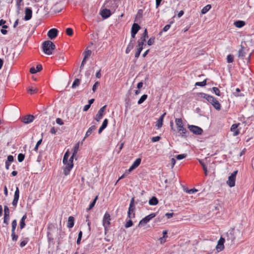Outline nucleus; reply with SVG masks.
<instances>
[{
    "label": "nucleus",
    "mask_w": 254,
    "mask_h": 254,
    "mask_svg": "<svg viewBox=\"0 0 254 254\" xmlns=\"http://www.w3.org/2000/svg\"><path fill=\"white\" fill-rule=\"evenodd\" d=\"M187 156L186 154H179L176 156V158L178 160H181L185 158Z\"/></svg>",
    "instance_id": "obj_46"
},
{
    "label": "nucleus",
    "mask_w": 254,
    "mask_h": 254,
    "mask_svg": "<svg viewBox=\"0 0 254 254\" xmlns=\"http://www.w3.org/2000/svg\"><path fill=\"white\" fill-rule=\"evenodd\" d=\"M160 137L159 136H154L151 138V141L152 142H156L160 140Z\"/></svg>",
    "instance_id": "obj_55"
},
{
    "label": "nucleus",
    "mask_w": 254,
    "mask_h": 254,
    "mask_svg": "<svg viewBox=\"0 0 254 254\" xmlns=\"http://www.w3.org/2000/svg\"><path fill=\"white\" fill-rule=\"evenodd\" d=\"M106 108V105H105L103 107H102L99 110V111L98 112V113L96 114V117L95 118V120L96 121L99 122L101 120V119L103 118V113L105 111Z\"/></svg>",
    "instance_id": "obj_10"
},
{
    "label": "nucleus",
    "mask_w": 254,
    "mask_h": 254,
    "mask_svg": "<svg viewBox=\"0 0 254 254\" xmlns=\"http://www.w3.org/2000/svg\"><path fill=\"white\" fill-rule=\"evenodd\" d=\"M82 232L81 231H80L78 233V238H77V242H76L77 244L78 245L80 244V241H81V239L82 238Z\"/></svg>",
    "instance_id": "obj_43"
},
{
    "label": "nucleus",
    "mask_w": 254,
    "mask_h": 254,
    "mask_svg": "<svg viewBox=\"0 0 254 254\" xmlns=\"http://www.w3.org/2000/svg\"><path fill=\"white\" fill-rule=\"evenodd\" d=\"M69 156V152L68 151H67L64 155L63 158V163L65 164L67 163L68 157Z\"/></svg>",
    "instance_id": "obj_29"
},
{
    "label": "nucleus",
    "mask_w": 254,
    "mask_h": 254,
    "mask_svg": "<svg viewBox=\"0 0 254 254\" xmlns=\"http://www.w3.org/2000/svg\"><path fill=\"white\" fill-rule=\"evenodd\" d=\"M238 124H233L231 127V130L233 131V136H235L238 135L240 133V131L239 129H237L238 127Z\"/></svg>",
    "instance_id": "obj_19"
},
{
    "label": "nucleus",
    "mask_w": 254,
    "mask_h": 254,
    "mask_svg": "<svg viewBox=\"0 0 254 254\" xmlns=\"http://www.w3.org/2000/svg\"><path fill=\"white\" fill-rule=\"evenodd\" d=\"M100 84V83L98 81H97L95 83V84L93 85V87H92V90L94 92L96 90V88H97V87L98 86H99Z\"/></svg>",
    "instance_id": "obj_52"
},
{
    "label": "nucleus",
    "mask_w": 254,
    "mask_h": 254,
    "mask_svg": "<svg viewBox=\"0 0 254 254\" xmlns=\"http://www.w3.org/2000/svg\"><path fill=\"white\" fill-rule=\"evenodd\" d=\"M110 220H111L110 215L108 213L106 212L105 214L104 217H103V225L105 230L110 225Z\"/></svg>",
    "instance_id": "obj_7"
},
{
    "label": "nucleus",
    "mask_w": 254,
    "mask_h": 254,
    "mask_svg": "<svg viewBox=\"0 0 254 254\" xmlns=\"http://www.w3.org/2000/svg\"><path fill=\"white\" fill-rule=\"evenodd\" d=\"M133 224L132 221L131 220H129L125 224L126 228H129L131 227Z\"/></svg>",
    "instance_id": "obj_48"
},
{
    "label": "nucleus",
    "mask_w": 254,
    "mask_h": 254,
    "mask_svg": "<svg viewBox=\"0 0 254 254\" xmlns=\"http://www.w3.org/2000/svg\"><path fill=\"white\" fill-rule=\"evenodd\" d=\"M234 61V56L232 55H228L227 57V62L228 63H231Z\"/></svg>",
    "instance_id": "obj_36"
},
{
    "label": "nucleus",
    "mask_w": 254,
    "mask_h": 254,
    "mask_svg": "<svg viewBox=\"0 0 254 254\" xmlns=\"http://www.w3.org/2000/svg\"><path fill=\"white\" fill-rule=\"evenodd\" d=\"M91 55V50H86L84 52V58L87 59Z\"/></svg>",
    "instance_id": "obj_42"
},
{
    "label": "nucleus",
    "mask_w": 254,
    "mask_h": 254,
    "mask_svg": "<svg viewBox=\"0 0 254 254\" xmlns=\"http://www.w3.org/2000/svg\"><path fill=\"white\" fill-rule=\"evenodd\" d=\"M9 219V216L4 215L3 222L6 224H8V222Z\"/></svg>",
    "instance_id": "obj_59"
},
{
    "label": "nucleus",
    "mask_w": 254,
    "mask_h": 254,
    "mask_svg": "<svg viewBox=\"0 0 254 254\" xmlns=\"http://www.w3.org/2000/svg\"><path fill=\"white\" fill-rule=\"evenodd\" d=\"M65 167L64 168V173L65 176H67L69 174L70 170L72 169L73 166V163L70 162L69 163L64 164Z\"/></svg>",
    "instance_id": "obj_9"
},
{
    "label": "nucleus",
    "mask_w": 254,
    "mask_h": 254,
    "mask_svg": "<svg viewBox=\"0 0 254 254\" xmlns=\"http://www.w3.org/2000/svg\"><path fill=\"white\" fill-rule=\"evenodd\" d=\"M199 162L200 163V164L201 165V166H202V168L203 169V170H204V174L206 176L207 175V167L206 166H205V165L204 164V163L202 162V160H199Z\"/></svg>",
    "instance_id": "obj_32"
},
{
    "label": "nucleus",
    "mask_w": 254,
    "mask_h": 254,
    "mask_svg": "<svg viewBox=\"0 0 254 254\" xmlns=\"http://www.w3.org/2000/svg\"><path fill=\"white\" fill-rule=\"evenodd\" d=\"M28 91L30 92L31 94H33L37 92L38 89L37 88L30 87L28 89Z\"/></svg>",
    "instance_id": "obj_34"
},
{
    "label": "nucleus",
    "mask_w": 254,
    "mask_h": 254,
    "mask_svg": "<svg viewBox=\"0 0 254 254\" xmlns=\"http://www.w3.org/2000/svg\"><path fill=\"white\" fill-rule=\"evenodd\" d=\"M213 92L217 96H220V90L217 87H214L212 88Z\"/></svg>",
    "instance_id": "obj_45"
},
{
    "label": "nucleus",
    "mask_w": 254,
    "mask_h": 254,
    "mask_svg": "<svg viewBox=\"0 0 254 254\" xmlns=\"http://www.w3.org/2000/svg\"><path fill=\"white\" fill-rule=\"evenodd\" d=\"M175 123L177 127L178 132L182 136H184L187 132V130L184 127L182 120L181 119H176Z\"/></svg>",
    "instance_id": "obj_4"
},
{
    "label": "nucleus",
    "mask_w": 254,
    "mask_h": 254,
    "mask_svg": "<svg viewBox=\"0 0 254 254\" xmlns=\"http://www.w3.org/2000/svg\"><path fill=\"white\" fill-rule=\"evenodd\" d=\"M5 23H6L5 20L1 19L0 20V26H2V28H3V29H7L8 28V26L7 25H5Z\"/></svg>",
    "instance_id": "obj_38"
},
{
    "label": "nucleus",
    "mask_w": 254,
    "mask_h": 254,
    "mask_svg": "<svg viewBox=\"0 0 254 254\" xmlns=\"http://www.w3.org/2000/svg\"><path fill=\"white\" fill-rule=\"evenodd\" d=\"M155 42V37H151L148 41L147 42V44L149 45V46H151Z\"/></svg>",
    "instance_id": "obj_40"
},
{
    "label": "nucleus",
    "mask_w": 254,
    "mask_h": 254,
    "mask_svg": "<svg viewBox=\"0 0 254 254\" xmlns=\"http://www.w3.org/2000/svg\"><path fill=\"white\" fill-rule=\"evenodd\" d=\"M74 218L72 216H69L68 219L67 226L69 228H71L74 226Z\"/></svg>",
    "instance_id": "obj_23"
},
{
    "label": "nucleus",
    "mask_w": 254,
    "mask_h": 254,
    "mask_svg": "<svg viewBox=\"0 0 254 254\" xmlns=\"http://www.w3.org/2000/svg\"><path fill=\"white\" fill-rule=\"evenodd\" d=\"M4 215L6 216H9V210L8 207L5 205L4 206Z\"/></svg>",
    "instance_id": "obj_44"
},
{
    "label": "nucleus",
    "mask_w": 254,
    "mask_h": 254,
    "mask_svg": "<svg viewBox=\"0 0 254 254\" xmlns=\"http://www.w3.org/2000/svg\"><path fill=\"white\" fill-rule=\"evenodd\" d=\"M135 207L134 206H129L128 208V210L127 212V216L129 218H134L135 216V214L134 213Z\"/></svg>",
    "instance_id": "obj_20"
},
{
    "label": "nucleus",
    "mask_w": 254,
    "mask_h": 254,
    "mask_svg": "<svg viewBox=\"0 0 254 254\" xmlns=\"http://www.w3.org/2000/svg\"><path fill=\"white\" fill-rule=\"evenodd\" d=\"M156 216L155 213H151L146 217H145L144 218L141 219L138 225H142L147 224L150 220H151L152 218L155 217Z\"/></svg>",
    "instance_id": "obj_8"
},
{
    "label": "nucleus",
    "mask_w": 254,
    "mask_h": 254,
    "mask_svg": "<svg viewBox=\"0 0 254 254\" xmlns=\"http://www.w3.org/2000/svg\"><path fill=\"white\" fill-rule=\"evenodd\" d=\"M245 22L242 20L236 21L234 23V25L237 28H242L245 25Z\"/></svg>",
    "instance_id": "obj_24"
},
{
    "label": "nucleus",
    "mask_w": 254,
    "mask_h": 254,
    "mask_svg": "<svg viewBox=\"0 0 254 254\" xmlns=\"http://www.w3.org/2000/svg\"><path fill=\"white\" fill-rule=\"evenodd\" d=\"M100 14L103 18L106 19L111 16V12L109 9L106 8L101 10Z\"/></svg>",
    "instance_id": "obj_15"
},
{
    "label": "nucleus",
    "mask_w": 254,
    "mask_h": 254,
    "mask_svg": "<svg viewBox=\"0 0 254 254\" xmlns=\"http://www.w3.org/2000/svg\"><path fill=\"white\" fill-rule=\"evenodd\" d=\"M211 6L210 4H207L204 6L201 10V12L202 14L206 13L211 8Z\"/></svg>",
    "instance_id": "obj_28"
},
{
    "label": "nucleus",
    "mask_w": 254,
    "mask_h": 254,
    "mask_svg": "<svg viewBox=\"0 0 254 254\" xmlns=\"http://www.w3.org/2000/svg\"><path fill=\"white\" fill-rule=\"evenodd\" d=\"M170 26H171V25L170 24H167V25H165V27L163 28V31H164V32L167 31L170 28Z\"/></svg>",
    "instance_id": "obj_64"
},
{
    "label": "nucleus",
    "mask_w": 254,
    "mask_h": 254,
    "mask_svg": "<svg viewBox=\"0 0 254 254\" xmlns=\"http://www.w3.org/2000/svg\"><path fill=\"white\" fill-rule=\"evenodd\" d=\"M246 55L244 47L241 46V49L238 51V57L240 58H243Z\"/></svg>",
    "instance_id": "obj_26"
},
{
    "label": "nucleus",
    "mask_w": 254,
    "mask_h": 254,
    "mask_svg": "<svg viewBox=\"0 0 254 254\" xmlns=\"http://www.w3.org/2000/svg\"><path fill=\"white\" fill-rule=\"evenodd\" d=\"M17 226V221L16 220H13L11 223V231L12 232H15L16 227Z\"/></svg>",
    "instance_id": "obj_35"
},
{
    "label": "nucleus",
    "mask_w": 254,
    "mask_h": 254,
    "mask_svg": "<svg viewBox=\"0 0 254 254\" xmlns=\"http://www.w3.org/2000/svg\"><path fill=\"white\" fill-rule=\"evenodd\" d=\"M19 190L18 187L16 188V190L14 192V198L19 199Z\"/></svg>",
    "instance_id": "obj_39"
},
{
    "label": "nucleus",
    "mask_w": 254,
    "mask_h": 254,
    "mask_svg": "<svg viewBox=\"0 0 254 254\" xmlns=\"http://www.w3.org/2000/svg\"><path fill=\"white\" fill-rule=\"evenodd\" d=\"M34 119V116L33 115H27L25 116L22 120V122L26 124H29L33 122Z\"/></svg>",
    "instance_id": "obj_17"
},
{
    "label": "nucleus",
    "mask_w": 254,
    "mask_h": 254,
    "mask_svg": "<svg viewBox=\"0 0 254 254\" xmlns=\"http://www.w3.org/2000/svg\"><path fill=\"white\" fill-rule=\"evenodd\" d=\"M142 48L141 47L140 48H137V51L136 52L135 54V57L136 58H137L139 57V55H140V54L142 51Z\"/></svg>",
    "instance_id": "obj_49"
},
{
    "label": "nucleus",
    "mask_w": 254,
    "mask_h": 254,
    "mask_svg": "<svg viewBox=\"0 0 254 254\" xmlns=\"http://www.w3.org/2000/svg\"><path fill=\"white\" fill-rule=\"evenodd\" d=\"M66 33L68 36H71L73 34V30L70 28H68L66 29Z\"/></svg>",
    "instance_id": "obj_47"
},
{
    "label": "nucleus",
    "mask_w": 254,
    "mask_h": 254,
    "mask_svg": "<svg viewBox=\"0 0 254 254\" xmlns=\"http://www.w3.org/2000/svg\"><path fill=\"white\" fill-rule=\"evenodd\" d=\"M96 127L95 125H93L90 127L86 131L83 140H84L85 138L88 137L92 133V132L96 129Z\"/></svg>",
    "instance_id": "obj_21"
},
{
    "label": "nucleus",
    "mask_w": 254,
    "mask_h": 254,
    "mask_svg": "<svg viewBox=\"0 0 254 254\" xmlns=\"http://www.w3.org/2000/svg\"><path fill=\"white\" fill-rule=\"evenodd\" d=\"M79 84H80V80L78 78H76L72 83V88H76V87L79 86Z\"/></svg>",
    "instance_id": "obj_30"
},
{
    "label": "nucleus",
    "mask_w": 254,
    "mask_h": 254,
    "mask_svg": "<svg viewBox=\"0 0 254 254\" xmlns=\"http://www.w3.org/2000/svg\"><path fill=\"white\" fill-rule=\"evenodd\" d=\"M27 218V215L26 214H24L23 217H22L21 219V221H20V229H23L25 226V219Z\"/></svg>",
    "instance_id": "obj_27"
},
{
    "label": "nucleus",
    "mask_w": 254,
    "mask_h": 254,
    "mask_svg": "<svg viewBox=\"0 0 254 254\" xmlns=\"http://www.w3.org/2000/svg\"><path fill=\"white\" fill-rule=\"evenodd\" d=\"M148 202L150 205H156L158 203V200L155 196H153L149 199Z\"/></svg>",
    "instance_id": "obj_25"
},
{
    "label": "nucleus",
    "mask_w": 254,
    "mask_h": 254,
    "mask_svg": "<svg viewBox=\"0 0 254 254\" xmlns=\"http://www.w3.org/2000/svg\"><path fill=\"white\" fill-rule=\"evenodd\" d=\"M141 161V159L140 158H137L136 159L134 162L133 163L132 165L130 167L129 169L127 170V172L128 173H130L132 170H133L134 169L137 168L140 164Z\"/></svg>",
    "instance_id": "obj_14"
},
{
    "label": "nucleus",
    "mask_w": 254,
    "mask_h": 254,
    "mask_svg": "<svg viewBox=\"0 0 254 254\" xmlns=\"http://www.w3.org/2000/svg\"><path fill=\"white\" fill-rule=\"evenodd\" d=\"M42 139H40L37 142V144L34 149V150L36 151H37L38 149V147L42 143Z\"/></svg>",
    "instance_id": "obj_50"
},
{
    "label": "nucleus",
    "mask_w": 254,
    "mask_h": 254,
    "mask_svg": "<svg viewBox=\"0 0 254 254\" xmlns=\"http://www.w3.org/2000/svg\"><path fill=\"white\" fill-rule=\"evenodd\" d=\"M108 123V119H105L104 120V121H103V123H102V125L101 127H104V128H105L107 127V126Z\"/></svg>",
    "instance_id": "obj_51"
},
{
    "label": "nucleus",
    "mask_w": 254,
    "mask_h": 254,
    "mask_svg": "<svg viewBox=\"0 0 254 254\" xmlns=\"http://www.w3.org/2000/svg\"><path fill=\"white\" fill-rule=\"evenodd\" d=\"M238 173V171L236 170L228 177V180L227 181V184L230 187H233L235 185L236 177Z\"/></svg>",
    "instance_id": "obj_5"
},
{
    "label": "nucleus",
    "mask_w": 254,
    "mask_h": 254,
    "mask_svg": "<svg viewBox=\"0 0 254 254\" xmlns=\"http://www.w3.org/2000/svg\"><path fill=\"white\" fill-rule=\"evenodd\" d=\"M242 235V232L238 229H233L227 233V241L233 244L236 239H240Z\"/></svg>",
    "instance_id": "obj_1"
},
{
    "label": "nucleus",
    "mask_w": 254,
    "mask_h": 254,
    "mask_svg": "<svg viewBox=\"0 0 254 254\" xmlns=\"http://www.w3.org/2000/svg\"><path fill=\"white\" fill-rule=\"evenodd\" d=\"M174 214L173 213H167L165 214V216L167 217L168 219L171 218L173 216Z\"/></svg>",
    "instance_id": "obj_61"
},
{
    "label": "nucleus",
    "mask_w": 254,
    "mask_h": 254,
    "mask_svg": "<svg viewBox=\"0 0 254 254\" xmlns=\"http://www.w3.org/2000/svg\"><path fill=\"white\" fill-rule=\"evenodd\" d=\"M197 191V190L196 189H192L188 190L186 191L189 194H191V193L196 192Z\"/></svg>",
    "instance_id": "obj_56"
},
{
    "label": "nucleus",
    "mask_w": 254,
    "mask_h": 254,
    "mask_svg": "<svg viewBox=\"0 0 254 254\" xmlns=\"http://www.w3.org/2000/svg\"><path fill=\"white\" fill-rule=\"evenodd\" d=\"M58 32L57 29L52 28L48 31L47 35L50 39H53L57 36Z\"/></svg>",
    "instance_id": "obj_12"
},
{
    "label": "nucleus",
    "mask_w": 254,
    "mask_h": 254,
    "mask_svg": "<svg viewBox=\"0 0 254 254\" xmlns=\"http://www.w3.org/2000/svg\"><path fill=\"white\" fill-rule=\"evenodd\" d=\"M188 128L190 131L196 135H200L203 132L202 129L197 126L188 125Z\"/></svg>",
    "instance_id": "obj_6"
},
{
    "label": "nucleus",
    "mask_w": 254,
    "mask_h": 254,
    "mask_svg": "<svg viewBox=\"0 0 254 254\" xmlns=\"http://www.w3.org/2000/svg\"><path fill=\"white\" fill-rule=\"evenodd\" d=\"M147 98V95L146 94L143 95L138 101V104H141Z\"/></svg>",
    "instance_id": "obj_33"
},
{
    "label": "nucleus",
    "mask_w": 254,
    "mask_h": 254,
    "mask_svg": "<svg viewBox=\"0 0 254 254\" xmlns=\"http://www.w3.org/2000/svg\"><path fill=\"white\" fill-rule=\"evenodd\" d=\"M18 201V199L13 198V200L12 203L13 206H14V207H16L17 206Z\"/></svg>",
    "instance_id": "obj_62"
},
{
    "label": "nucleus",
    "mask_w": 254,
    "mask_h": 254,
    "mask_svg": "<svg viewBox=\"0 0 254 254\" xmlns=\"http://www.w3.org/2000/svg\"><path fill=\"white\" fill-rule=\"evenodd\" d=\"M25 20L27 21L30 20L31 18L32 15V9L29 7H26L25 10Z\"/></svg>",
    "instance_id": "obj_16"
},
{
    "label": "nucleus",
    "mask_w": 254,
    "mask_h": 254,
    "mask_svg": "<svg viewBox=\"0 0 254 254\" xmlns=\"http://www.w3.org/2000/svg\"><path fill=\"white\" fill-rule=\"evenodd\" d=\"M98 199V196H96L95 198L93 199V201L90 204L88 210H89L91 209L95 205L96 202Z\"/></svg>",
    "instance_id": "obj_31"
},
{
    "label": "nucleus",
    "mask_w": 254,
    "mask_h": 254,
    "mask_svg": "<svg viewBox=\"0 0 254 254\" xmlns=\"http://www.w3.org/2000/svg\"><path fill=\"white\" fill-rule=\"evenodd\" d=\"M224 242H225V239L221 237L218 242L217 246H216V249L217 250V251L218 252L221 251L222 250L224 249Z\"/></svg>",
    "instance_id": "obj_13"
},
{
    "label": "nucleus",
    "mask_w": 254,
    "mask_h": 254,
    "mask_svg": "<svg viewBox=\"0 0 254 254\" xmlns=\"http://www.w3.org/2000/svg\"><path fill=\"white\" fill-rule=\"evenodd\" d=\"M79 142L77 143L74 146V152H73V155H75L78 150V148H79Z\"/></svg>",
    "instance_id": "obj_53"
},
{
    "label": "nucleus",
    "mask_w": 254,
    "mask_h": 254,
    "mask_svg": "<svg viewBox=\"0 0 254 254\" xmlns=\"http://www.w3.org/2000/svg\"><path fill=\"white\" fill-rule=\"evenodd\" d=\"M140 28V27L139 26V25L137 23H133L132 27H131V38L132 39H134L135 37V36L136 34L137 33L139 29Z\"/></svg>",
    "instance_id": "obj_11"
},
{
    "label": "nucleus",
    "mask_w": 254,
    "mask_h": 254,
    "mask_svg": "<svg viewBox=\"0 0 254 254\" xmlns=\"http://www.w3.org/2000/svg\"><path fill=\"white\" fill-rule=\"evenodd\" d=\"M141 37V38H144L145 39H146V38H147L148 37V34H147V31L146 29H145L144 30V31L143 33V34H142V35Z\"/></svg>",
    "instance_id": "obj_54"
},
{
    "label": "nucleus",
    "mask_w": 254,
    "mask_h": 254,
    "mask_svg": "<svg viewBox=\"0 0 254 254\" xmlns=\"http://www.w3.org/2000/svg\"><path fill=\"white\" fill-rule=\"evenodd\" d=\"M12 239L13 241H16L18 238V236L15 235V232H12L11 234Z\"/></svg>",
    "instance_id": "obj_57"
},
{
    "label": "nucleus",
    "mask_w": 254,
    "mask_h": 254,
    "mask_svg": "<svg viewBox=\"0 0 254 254\" xmlns=\"http://www.w3.org/2000/svg\"><path fill=\"white\" fill-rule=\"evenodd\" d=\"M55 45L51 41L48 40L42 44L43 51L45 54L50 55L52 54L53 51L55 49Z\"/></svg>",
    "instance_id": "obj_3"
},
{
    "label": "nucleus",
    "mask_w": 254,
    "mask_h": 254,
    "mask_svg": "<svg viewBox=\"0 0 254 254\" xmlns=\"http://www.w3.org/2000/svg\"><path fill=\"white\" fill-rule=\"evenodd\" d=\"M138 42V45H137V48H140L141 47L142 48V49H143V46H145L146 45V44L145 43H144L143 42H141L140 41H137Z\"/></svg>",
    "instance_id": "obj_58"
},
{
    "label": "nucleus",
    "mask_w": 254,
    "mask_h": 254,
    "mask_svg": "<svg viewBox=\"0 0 254 254\" xmlns=\"http://www.w3.org/2000/svg\"><path fill=\"white\" fill-rule=\"evenodd\" d=\"M206 84V79L204 80L202 82H197L195 83V86H204Z\"/></svg>",
    "instance_id": "obj_37"
},
{
    "label": "nucleus",
    "mask_w": 254,
    "mask_h": 254,
    "mask_svg": "<svg viewBox=\"0 0 254 254\" xmlns=\"http://www.w3.org/2000/svg\"><path fill=\"white\" fill-rule=\"evenodd\" d=\"M25 156L22 153H20L18 155V161L19 162H22L24 159Z\"/></svg>",
    "instance_id": "obj_41"
},
{
    "label": "nucleus",
    "mask_w": 254,
    "mask_h": 254,
    "mask_svg": "<svg viewBox=\"0 0 254 254\" xmlns=\"http://www.w3.org/2000/svg\"><path fill=\"white\" fill-rule=\"evenodd\" d=\"M171 168H173L176 164V160L175 158H172L171 160Z\"/></svg>",
    "instance_id": "obj_63"
},
{
    "label": "nucleus",
    "mask_w": 254,
    "mask_h": 254,
    "mask_svg": "<svg viewBox=\"0 0 254 254\" xmlns=\"http://www.w3.org/2000/svg\"><path fill=\"white\" fill-rule=\"evenodd\" d=\"M42 69V66L41 64H38L37 65V69H35V68L34 67H32L30 69V72L34 74L37 73L38 71H40Z\"/></svg>",
    "instance_id": "obj_22"
},
{
    "label": "nucleus",
    "mask_w": 254,
    "mask_h": 254,
    "mask_svg": "<svg viewBox=\"0 0 254 254\" xmlns=\"http://www.w3.org/2000/svg\"><path fill=\"white\" fill-rule=\"evenodd\" d=\"M135 43V40L134 39H131L129 42V43L127 45V47L126 50V53L128 54L130 51L133 48L134 44Z\"/></svg>",
    "instance_id": "obj_18"
},
{
    "label": "nucleus",
    "mask_w": 254,
    "mask_h": 254,
    "mask_svg": "<svg viewBox=\"0 0 254 254\" xmlns=\"http://www.w3.org/2000/svg\"><path fill=\"white\" fill-rule=\"evenodd\" d=\"M202 97L205 99L209 103H210L213 107L217 110L219 111L221 109V105L218 101L214 98L213 96L209 95L203 93Z\"/></svg>",
    "instance_id": "obj_2"
},
{
    "label": "nucleus",
    "mask_w": 254,
    "mask_h": 254,
    "mask_svg": "<svg viewBox=\"0 0 254 254\" xmlns=\"http://www.w3.org/2000/svg\"><path fill=\"white\" fill-rule=\"evenodd\" d=\"M56 123L60 125H63L64 124V122L60 118H57L56 119Z\"/></svg>",
    "instance_id": "obj_60"
}]
</instances>
